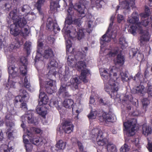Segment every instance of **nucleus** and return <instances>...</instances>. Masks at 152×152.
Returning a JSON list of instances; mask_svg holds the SVG:
<instances>
[{"mask_svg": "<svg viewBox=\"0 0 152 152\" xmlns=\"http://www.w3.org/2000/svg\"><path fill=\"white\" fill-rule=\"evenodd\" d=\"M9 18H12L13 23L21 29L22 36H28L29 34L28 29L29 26L26 24L27 22L24 17L20 18L17 15L16 11H11L9 14Z\"/></svg>", "mask_w": 152, "mask_h": 152, "instance_id": "f257e3e1", "label": "nucleus"}, {"mask_svg": "<svg viewBox=\"0 0 152 152\" xmlns=\"http://www.w3.org/2000/svg\"><path fill=\"white\" fill-rule=\"evenodd\" d=\"M101 75L104 81L108 83L111 86V93L110 94L111 98L115 99L118 98L119 95L117 94V91L118 89V84L115 83V81H113L112 83H111L112 81L110 78L111 75L105 69H104L103 71L101 73Z\"/></svg>", "mask_w": 152, "mask_h": 152, "instance_id": "f03ea898", "label": "nucleus"}, {"mask_svg": "<svg viewBox=\"0 0 152 152\" xmlns=\"http://www.w3.org/2000/svg\"><path fill=\"white\" fill-rule=\"evenodd\" d=\"M137 123L136 120L134 118L124 123L123 125L125 128L126 134L127 136H132L134 134L135 128Z\"/></svg>", "mask_w": 152, "mask_h": 152, "instance_id": "7ed1b4c3", "label": "nucleus"}, {"mask_svg": "<svg viewBox=\"0 0 152 152\" xmlns=\"http://www.w3.org/2000/svg\"><path fill=\"white\" fill-rule=\"evenodd\" d=\"M135 0H125L120 4V6H117L116 12L121 7V9H124L129 11L130 9V5L133 8L134 7Z\"/></svg>", "mask_w": 152, "mask_h": 152, "instance_id": "20e7f679", "label": "nucleus"}, {"mask_svg": "<svg viewBox=\"0 0 152 152\" xmlns=\"http://www.w3.org/2000/svg\"><path fill=\"white\" fill-rule=\"evenodd\" d=\"M31 85L28 81L26 77L24 78V82L23 83V85L22 88L19 90L20 95L22 97V99H25V98H28V93L26 90H25L23 87L28 89V90L30 89Z\"/></svg>", "mask_w": 152, "mask_h": 152, "instance_id": "39448f33", "label": "nucleus"}, {"mask_svg": "<svg viewBox=\"0 0 152 152\" xmlns=\"http://www.w3.org/2000/svg\"><path fill=\"white\" fill-rule=\"evenodd\" d=\"M67 83H62L60 88L57 93L58 96H61L63 98L68 97L70 96L69 95L67 88Z\"/></svg>", "mask_w": 152, "mask_h": 152, "instance_id": "423d86ee", "label": "nucleus"}, {"mask_svg": "<svg viewBox=\"0 0 152 152\" xmlns=\"http://www.w3.org/2000/svg\"><path fill=\"white\" fill-rule=\"evenodd\" d=\"M62 128L64 132L69 134L73 131L74 125L71 121L66 120L62 124Z\"/></svg>", "mask_w": 152, "mask_h": 152, "instance_id": "0eeeda50", "label": "nucleus"}, {"mask_svg": "<svg viewBox=\"0 0 152 152\" xmlns=\"http://www.w3.org/2000/svg\"><path fill=\"white\" fill-rule=\"evenodd\" d=\"M55 83V81L50 79H48L45 81L44 86L46 91L48 93L51 94L54 92L55 90L53 85Z\"/></svg>", "mask_w": 152, "mask_h": 152, "instance_id": "6e6552de", "label": "nucleus"}, {"mask_svg": "<svg viewBox=\"0 0 152 152\" xmlns=\"http://www.w3.org/2000/svg\"><path fill=\"white\" fill-rule=\"evenodd\" d=\"M28 60L25 57H22L20 58V69L22 75L25 76L27 74Z\"/></svg>", "mask_w": 152, "mask_h": 152, "instance_id": "1a4fd4ad", "label": "nucleus"}, {"mask_svg": "<svg viewBox=\"0 0 152 152\" xmlns=\"http://www.w3.org/2000/svg\"><path fill=\"white\" fill-rule=\"evenodd\" d=\"M50 61L48 64V69L50 70L48 72L49 75L52 74L55 76L56 74L55 68L58 66V63L53 59H50Z\"/></svg>", "mask_w": 152, "mask_h": 152, "instance_id": "9d476101", "label": "nucleus"}, {"mask_svg": "<svg viewBox=\"0 0 152 152\" xmlns=\"http://www.w3.org/2000/svg\"><path fill=\"white\" fill-rule=\"evenodd\" d=\"M96 140L97 143L99 146H106L108 143V140L106 138H103L102 132L100 130H98Z\"/></svg>", "mask_w": 152, "mask_h": 152, "instance_id": "9b49d317", "label": "nucleus"}, {"mask_svg": "<svg viewBox=\"0 0 152 152\" xmlns=\"http://www.w3.org/2000/svg\"><path fill=\"white\" fill-rule=\"evenodd\" d=\"M46 28L47 29L49 30H51L52 29L54 31L56 32L57 31H59L60 30L57 23L53 22L52 20H50L49 18L47 20Z\"/></svg>", "mask_w": 152, "mask_h": 152, "instance_id": "f8f14e48", "label": "nucleus"}, {"mask_svg": "<svg viewBox=\"0 0 152 152\" xmlns=\"http://www.w3.org/2000/svg\"><path fill=\"white\" fill-rule=\"evenodd\" d=\"M34 111L29 110L28 111L26 114V117L28 119V122L29 124H33L34 125H37L38 124L37 119L34 117Z\"/></svg>", "mask_w": 152, "mask_h": 152, "instance_id": "ddd939ff", "label": "nucleus"}, {"mask_svg": "<svg viewBox=\"0 0 152 152\" xmlns=\"http://www.w3.org/2000/svg\"><path fill=\"white\" fill-rule=\"evenodd\" d=\"M54 56L53 49L49 47L45 48L43 53V57L47 59H51L53 58Z\"/></svg>", "mask_w": 152, "mask_h": 152, "instance_id": "4468645a", "label": "nucleus"}, {"mask_svg": "<svg viewBox=\"0 0 152 152\" xmlns=\"http://www.w3.org/2000/svg\"><path fill=\"white\" fill-rule=\"evenodd\" d=\"M10 34L14 37H16L18 35L22 32L21 30L19 29V27L17 26L15 23L11 24L10 26ZM22 35V34H21Z\"/></svg>", "mask_w": 152, "mask_h": 152, "instance_id": "2eb2a0df", "label": "nucleus"}, {"mask_svg": "<svg viewBox=\"0 0 152 152\" xmlns=\"http://www.w3.org/2000/svg\"><path fill=\"white\" fill-rule=\"evenodd\" d=\"M142 33V34L140 36V40L141 46L145 44V42L148 41L150 37V35L148 31H144Z\"/></svg>", "mask_w": 152, "mask_h": 152, "instance_id": "dca6fc26", "label": "nucleus"}, {"mask_svg": "<svg viewBox=\"0 0 152 152\" xmlns=\"http://www.w3.org/2000/svg\"><path fill=\"white\" fill-rule=\"evenodd\" d=\"M125 61V56L120 53L117 55L116 58L114 60V61L115 64L121 66L124 64Z\"/></svg>", "mask_w": 152, "mask_h": 152, "instance_id": "f3484780", "label": "nucleus"}, {"mask_svg": "<svg viewBox=\"0 0 152 152\" xmlns=\"http://www.w3.org/2000/svg\"><path fill=\"white\" fill-rule=\"evenodd\" d=\"M74 101L71 99H66L63 101V105L66 108H72V112L74 109V106H76L75 104H74Z\"/></svg>", "mask_w": 152, "mask_h": 152, "instance_id": "a211bd4d", "label": "nucleus"}, {"mask_svg": "<svg viewBox=\"0 0 152 152\" xmlns=\"http://www.w3.org/2000/svg\"><path fill=\"white\" fill-rule=\"evenodd\" d=\"M48 101L47 96L44 92H40L39 95V104L41 105L46 104Z\"/></svg>", "mask_w": 152, "mask_h": 152, "instance_id": "6ab92c4d", "label": "nucleus"}, {"mask_svg": "<svg viewBox=\"0 0 152 152\" xmlns=\"http://www.w3.org/2000/svg\"><path fill=\"white\" fill-rule=\"evenodd\" d=\"M44 138L38 136L35 137L30 139V141L33 144L37 146L41 145L43 143Z\"/></svg>", "mask_w": 152, "mask_h": 152, "instance_id": "aec40b11", "label": "nucleus"}, {"mask_svg": "<svg viewBox=\"0 0 152 152\" xmlns=\"http://www.w3.org/2000/svg\"><path fill=\"white\" fill-rule=\"evenodd\" d=\"M139 20L138 14L136 12H134L131 17H129L127 20V22L132 24L137 23Z\"/></svg>", "mask_w": 152, "mask_h": 152, "instance_id": "412c9836", "label": "nucleus"}, {"mask_svg": "<svg viewBox=\"0 0 152 152\" xmlns=\"http://www.w3.org/2000/svg\"><path fill=\"white\" fill-rule=\"evenodd\" d=\"M90 74V71L88 69H86L81 70L80 77V80L85 83H87L88 80L86 79V76Z\"/></svg>", "mask_w": 152, "mask_h": 152, "instance_id": "4be33fe9", "label": "nucleus"}, {"mask_svg": "<svg viewBox=\"0 0 152 152\" xmlns=\"http://www.w3.org/2000/svg\"><path fill=\"white\" fill-rule=\"evenodd\" d=\"M71 87L73 90L78 88V85L80 83V81L77 77L72 78L70 80Z\"/></svg>", "mask_w": 152, "mask_h": 152, "instance_id": "5701e85b", "label": "nucleus"}, {"mask_svg": "<svg viewBox=\"0 0 152 152\" xmlns=\"http://www.w3.org/2000/svg\"><path fill=\"white\" fill-rule=\"evenodd\" d=\"M109 32V30L108 29L107 31L106 34H104L102 37V39L100 41V44L102 45H104L106 43L110 42L111 40V35L108 36L107 34Z\"/></svg>", "mask_w": 152, "mask_h": 152, "instance_id": "b1692460", "label": "nucleus"}, {"mask_svg": "<svg viewBox=\"0 0 152 152\" xmlns=\"http://www.w3.org/2000/svg\"><path fill=\"white\" fill-rule=\"evenodd\" d=\"M74 9L77 10L79 14H81L80 17H81L83 18L85 16L84 9L82 8L80 3L76 4L74 6Z\"/></svg>", "mask_w": 152, "mask_h": 152, "instance_id": "393cba45", "label": "nucleus"}, {"mask_svg": "<svg viewBox=\"0 0 152 152\" xmlns=\"http://www.w3.org/2000/svg\"><path fill=\"white\" fill-rule=\"evenodd\" d=\"M142 130V134L146 137L151 134L152 133L151 128L147 125L143 126Z\"/></svg>", "mask_w": 152, "mask_h": 152, "instance_id": "a878e982", "label": "nucleus"}, {"mask_svg": "<svg viewBox=\"0 0 152 152\" xmlns=\"http://www.w3.org/2000/svg\"><path fill=\"white\" fill-rule=\"evenodd\" d=\"M103 121H105L112 122V116L110 113H104L102 115Z\"/></svg>", "mask_w": 152, "mask_h": 152, "instance_id": "bb28decb", "label": "nucleus"}, {"mask_svg": "<svg viewBox=\"0 0 152 152\" xmlns=\"http://www.w3.org/2000/svg\"><path fill=\"white\" fill-rule=\"evenodd\" d=\"M66 144L62 140H59L56 145V147L58 150L64 149L66 146Z\"/></svg>", "mask_w": 152, "mask_h": 152, "instance_id": "cd10ccee", "label": "nucleus"}, {"mask_svg": "<svg viewBox=\"0 0 152 152\" xmlns=\"http://www.w3.org/2000/svg\"><path fill=\"white\" fill-rule=\"evenodd\" d=\"M42 131V130L39 128L31 127H30L29 131H28V134H39Z\"/></svg>", "mask_w": 152, "mask_h": 152, "instance_id": "c85d7f7f", "label": "nucleus"}, {"mask_svg": "<svg viewBox=\"0 0 152 152\" xmlns=\"http://www.w3.org/2000/svg\"><path fill=\"white\" fill-rule=\"evenodd\" d=\"M86 66L85 62L79 61L76 63V67L79 70L81 71L86 69Z\"/></svg>", "mask_w": 152, "mask_h": 152, "instance_id": "c756f323", "label": "nucleus"}, {"mask_svg": "<svg viewBox=\"0 0 152 152\" xmlns=\"http://www.w3.org/2000/svg\"><path fill=\"white\" fill-rule=\"evenodd\" d=\"M60 7V5L58 4V1L56 0L53 1L51 0L50 2V8L52 10H55V8Z\"/></svg>", "mask_w": 152, "mask_h": 152, "instance_id": "7c9ffc66", "label": "nucleus"}, {"mask_svg": "<svg viewBox=\"0 0 152 152\" xmlns=\"http://www.w3.org/2000/svg\"><path fill=\"white\" fill-rule=\"evenodd\" d=\"M84 53H85V52H84ZM86 56L85 53H83L82 52H78L75 55V59L77 61L83 59L85 58Z\"/></svg>", "mask_w": 152, "mask_h": 152, "instance_id": "2f4dec72", "label": "nucleus"}, {"mask_svg": "<svg viewBox=\"0 0 152 152\" xmlns=\"http://www.w3.org/2000/svg\"><path fill=\"white\" fill-rule=\"evenodd\" d=\"M107 146V149L108 152H114L115 151L116 148L115 146L110 143L108 142Z\"/></svg>", "mask_w": 152, "mask_h": 152, "instance_id": "473e14b6", "label": "nucleus"}, {"mask_svg": "<svg viewBox=\"0 0 152 152\" xmlns=\"http://www.w3.org/2000/svg\"><path fill=\"white\" fill-rule=\"evenodd\" d=\"M99 103L102 105H107L109 104L110 102L107 98H104L100 99L99 100Z\"/></svg>", "mask_w": 152, "mask_h": 152, "instance_id": "72a5a7b5", "label": "nucleus"}, {"mask_svg": "<svg viewBox=\"0 0 152 152\" xmlns=\"http://www.w3.org/2000/svg\"><path fill=\"white\" fill-rule=\"evenodd\" d=\"M72 18L71 15H67V17L66 18V20L65 21V25H71L73 23V21L72 20Z\"/></svg>", "mask_w": 152, "mask_h": 152, "instance_id": "f704fd0d", "label": "nucleus"}, {"mask_svg": "<svg viewBox=\"0 0 152 152\" xmlns=\"http://www.w3.org/2000/svg\"><path fill=\"white\" fill-rule=\"evenodd\" d=\"M84 29H79L77 33V37L78 40H80L84 37Z\"/></svg>", "mask_w": 152, "mask_h": 152, "instance_id": "c9c22d12", "label": "nucleus"}, {"mask_svg": "<svg viewBox=\"0 0 152 152\" xmlns=\"http://www.w3.org/2000/svg\"><path fill=\"white\" fill-rule=\"evenodd\" d=\"M121 79L123 81H127L129 80L128 75L126 72H120Z\"/></svg>", "mask_w": 152, "mask_h": 152, "instance_id": "e433bc0d", "label": "nucleus"}, {"mask_svg": "<svg viewBox=\"0 0 152 152\" xmlns=\"http://www.w3.org/2000/svg\"><path fill=\"white\" fill-rule=\"evenodd\" d=\"M97 114V112L96 111L91 110V112L88 115V117L89 119H94L96 118Z\"/></svg>", "mask_w": 152, "mask_h": 152, "instance_id": "4c0bfd02", "label": "nucleus"}, {"mask_svg": "<svg viewBox=\"0 0 152 152\" xmlns=\"http://www.w3.org/2000/svg\"><path fill=\"white\" fill-rule=\"evenodd\" d=\"M137 29V26L132 25L130 26V28L128 29V31L132 34L134 35L136 33V31Z\"/></svg>", "mask_w": 152, "mask_h": 152, "instance_id": "58836bf2", "label": "nucleus"}, {"mask_svg": "<svg viewBox=\"0 0 152 152\" xmlns=\"http://www.w3.org/2000/svg\"><path fill=\"white\" fill-rule=\"evenodd\" d=\"M92 1H94L96 2V5L97 8L102 7V5L104 4V2L103 0H91Z\"/></svg>", "mask_w": 152, "mask_h": 152, "instance_id": "ea45409f", "label": "nucleus"}, {"mask_svg": "<svg viewBox=\"0 0 152 152\" xmlns=\"http://www.w3.org/2000/svg\"><path fill=\"white\" fill-rule=\"evenodd\" d=\"M130 149L128 145L126 143L122 146L120 149V152H128Z\"/></svg>", "mask_w": 152, "mask_h": 152, "instance_id": "a19ab883", "label": "nucleus"}, {"mask_svg": "<svg viewBox=\"0 0 152 152\" xmlns=\"http://www.w3.org/2000/svg\"><path fill=\"white\" fill-rule=\"evenodd\" d=\"M145 11H147V12L142 13L140 14V15L142 18H145L148 17L149 15V12L150 11L149 9L148 8V7H145Z\"/></svg>", "mask_w": 152, "mask_h": 152, "instance_id": "79ce46f5", "label": "nucleus"}, {"mask_svg": "<svg viewBox=\"0 0 152 152\" xmlns=\"http://www.w3.org/2000/svg\"><path fill=\"white\" fill-rule=\"evenodd\" d=\"M137 50L134 48H132L129 51V55L130 57L133 58L135 56L136 54H137Z\"/></svg>", "mask_w": 152, "mask_h": 152, "instance_id": "37998d69", "label": "nucleus"}, {"mask_svg": "<svg viewBox=\"0 0 152 152\" xmlns=\"http://www.w3.org/2000/svg\"><path fill=\"white\" fill-rule=\"evenodd\" d=\"M119 43L121 45L122 47H124L125 46V45L126 43V42L124 37L121 36L119 39Z\"/></svg>", "mask_w": 152, "mask_h": 152, "instance_id": "c03bdc74", "label": "nucleus"}, {"mask_svg": "<svg viewBox=\"0 0 152 152\" xmlns=\"http://www.w3.org/2000/svg\"><path fill=\"white\" fill-rule=\"evenodd\" d=\"M45 1V0H38L36 4L37 9L39 11L41 10V5L43 4Z\"/></svg>", "mask_w": 152, "mask_h": 152, "instance_id": "a18cd8bd", "label": "nucleus"}, {"mask_svg": "<svg viewBox=\"0 0 152 152\" xmlns=\"http://www.w3.org/2000/svg\"><path fill=\"white\" fill-rule=\"evenodd\" d=\"M144 89L145 87L143 85H140L136 87V90L137 93L142 94Z\"/></svg>", "mask_w": 152, "mask_h": 152, "instance_id": "49530a36", "label": "nucleus"}, {"mask_svg": "<svg viewBox=\"0 0 152 152\" xmlns=\"http://www.w3.org/2000/svg\"><path fill=\"white\" fill-rule=\"evenodd\" d=\"M21 8L22 12H27L29 11L30 8L28 5L26 4L23 5V7H21Z\"/></svg>", "mask_w": 152, "mask_h": 152, "instance_id": "de8ad7c7", "label": "nucleus"}, {"mask_svg": "<svg viewBox=\"0 0 152 152\" xmlns=\"http://www.w3.org/2000/svg\"><path fill=\"white\" fill-rule=\"evenodd\" d=\"M24 48L26 51L27 53H28L30 50L31 44L30 43L26 42L24 45Z\"/></svg>", "mask_w": 152, "mask_h": 152, "instance_id": "09e8293b", "label": "nucleus"}, {"mask_svg": "<svg viewBox=\"0 0 152 152\" xmlns=\"http://www.w3.org/2000/svg\"><path fill=\"white\" fill-rule=\"evenodd\" d=\"M25 101L24 99H22L21 96L19 95L16 96L14 99V102L15 103H17L18 102H21L22 101Z\"/></svg>", "mask_w": 152, "mask_h": 152, "instance_id": "8fccbe9b", "label": "nucleus"}, {"mask_svg": "<svg viewBox=\"0 0 152 152\" xmlns=\"http://www.w3.org/2000/svg\"><path fill=\"white\" fill-rule=\"evenodd\" d=\"M148 140L147 148L150 152H152V142L149 140L148 138H147Z\"/></svg>", "mask_w": 152, "mask_h": 152, "instance_id": "3c124183", "label": "nucleus"}, {"mask_svg": "<svg viewBox=\"0 0 152 152\" xmlns=\"http://www.w3.org/2000/svg\"><path fill=\"white\" fill-rule=\"evenodd\" d=\"M42 107H38L37 109V111L40 115L45 116L46 114V113L45 111H43L42 110Z\"/></svg>", "mask_w": 152, "mask_h": 152, "instance_id": "603ef678", "label": "nucleus"}, {"mask_svg": "<svg viewBox=\"0 0 152 152\" xmlns=\"http://www.w3.org/2000/svg\"><path fill=\"white\" fill-rule=\"evenodd\" d=\"M93 23L90 21H89L88 22V28L87 29V32L90 33L91 32L92 29L91 28V25Z\"/></svg>", "mask_w": 152, "mask_h": 152, "instance_id": "864d4df0", "label": "nucleus"}, {"mask_svg": "<svg viewBox=\"0 0 152 152\" xmlns=\"http://www.w3.org/2000/svg\"><path fill=\"white\" fill-rule=\"evenodd\" d=\"M141 73L140 72H139L135 75V76L137 77L138 79L140 80V82H142L143 81L144 82V78H143L142 80L141 79L142 77V75H141Z\"/></svg>", "mask_w": 152, "mask_h": 152, "instance_id": "5fc2aeb1", "label": "nucleus"}, {"mask_svg": "<svg viewBox=\"0 0 152 152\" xmlns=\"http://www.w3.org/2000/svg\"><path fill=\"white\" fill-rule=\"evenodd\" d=\"M48 43L50 45L52 46L54 43L55 41V39L53 37H48Z\"/></svg>", "mask_w": 152, "mask_h": 152, "instance_id": "6e6d98bb", "label": "nucleus"}, {"mask_svg": "<svg viewBox=\"0 0 152 152\" xmlns=\"http://www.w3.org/2000/svg\"><path fill=\"white\" fill-rule=\"evenodd\" d=\"M73 23L74 24L80 26L81 25V19L80 18L75 19L73 21Z\"/></svg>", "mask_w": 152, "mask_h": 152, "instance_id": "4d7b16f0", "label": "nucleus"}, {"mask_svg": "<svg viewBox=\"0 0 152 152\" xmlns=\"http://www.w3.org/2000/svg\"><path fill=\"white\" fill-rule=\"evenodd\" d=\"M151 19H144L142 20L141 23L142 25L146 26L148 25L149 23V20Z\"/></svg>", "mask_w": 152, "mask_h": 152, "instance_id": "13d9d810", "label": "nucleus"}, {"mask_svg": "<svg viewBox=\"0 0 152 152\" xmlns=\"http://www.w3.org/2000/svg\"><path fill=\"white\" fill-rule=\"evenodd\" d=\"M77 145L80 151L82 152L84 149V147L82 143L80 141H78L77 142Z\"/></svg>", "mask_w": 152, "mask_h": 152, "instance_id": "bf43d9fd", "label": "nucleus"}, {"mask_svg": "<svg viewBox=\"0 0 152 152\" xmlns=\"http://www.w3.org/2000/svg\"><path fill=\"white\" fill-rule=\"evenodd\" d=\"M72 47V43L70 40H68L66 44V53L69 51V49Z\"/></svg>", "mask_w": 152, "mask_h": 152, "instance_id": "052dcab7", "label": "nucleus"}, {"mask_svg": "<svg viewBox=\"0 0 152 152\" xmlns=\"http://www.w3.org/2000/svg\"><path fill=\"white\" fill-rule=\"evenodd\" d=\"M124 19L123 16L121 15L118 14L117 16V19L118 22L120 23Z\"/></svg>", "mask_w": 152, "mask_h": 152, "instance_id": "680f3d73", "label": "nucleus"}, {"mask_svg": "<svg viewBox=\"0 0 152 152\" xmlns=\"http://www.w3.org/2000/svg\"><path fill=\"white\" fill-rule=\"evenodd\" d=\"M149 103V102L147 98H144L142 101V104L143 106H147L148 105Z\"/></svg>", "mask_w": 152, "mask_h": 152, "instance_id": "e2e57ef3", "label": "nucleus"}, {"mask_svg": "<svg viewBox=\"0 0 152 152\" xmlns=\"http://www.w3.org/2000/svg\"><path fill=\"white\" fill-rule=\"evenodd\" d=\"M21 108L24 110H26L27 109L26 104V102H22L20 104Z\"/></svg>", "mask_w": 152, "mask_h": 152, "instance_id": "0e129e2a", "label": "nucleus"}, {"mask_svg": "<svg viewBox=\"0 0 152 152\" xmlns=\"http://www.w3.org/2000/svg\"><path fill=\"white\" fill-rule=\"evenodd\" d=\"M143 58V55L141 53H138L137 54V60L139 61L142 60Z\"/></svg>", "mask_w": 152, "mask_h": 152, "instance_id": "69168bd1", "label": "nucleus"}, {"mask_svg": "<svg viewBox=\"0 0 152 152\" xmlns=\"http://www.w3.org/2000/svg\"><path fill=\"white\" fill-rule=\"evenodd\" d=\"M10 68L11 69V70H12L11 72L12 74L13 73H16L18 71V68L16 67H10L8 68L9 69H10Z\"/></svg>", "mask_w": 152, "mask_h": 152, "instance_id": "338daca9", "label": "nucleus"}, {"mask_svg": "<svg viewBox=\"0 0 152 152\" xmlns=\"http://www.w3.org/2000/svg\"><path fill=\"white\" fill-rule=\"evenodd\" d=\"M147 93L148 95V96L152 97V88H148Z\"/></svg>", "mask_w": 152, "mask_h": 152, "instance_id": "774afa93", "label": "nucleus"}]
</instances>
